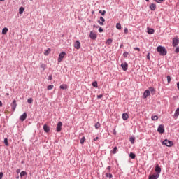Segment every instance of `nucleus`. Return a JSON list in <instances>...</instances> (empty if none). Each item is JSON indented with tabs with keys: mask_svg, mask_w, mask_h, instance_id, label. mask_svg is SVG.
<instances>
[{
	"mask_svg": "<svg viewBox=\"0 0 179 179\" xmlns=\"http://www.w3.org/2000/svg\"><path fill=\"white\" fill-rule=\"evenodd\" d=\"M59 87L62 90H66V89H68V85L66 84H62L59 86Z\"/></svg>",
	"mask_w": 179,
	"mask_h": 179,
	"instance_id": "f3484780",
	"label": "nucleus"
},
{
	"mask_svg": "<svg viewBox=\"0 0 179 179\" xmlns=\"http://www.w3.org/2000/svg\"><path fill=\"white\" fill-rule=\"evenodd\" d=\"M3 1H5V0H0V2H3Z\"/></svg>",
	"mask_w": 179,
	"mask_h": 179,
	"instance_id": "052dcab7",
	"label": "nucleus"
},
{
	"mask_svg": "<svg viewBox=\"0 0 179 179\" xmlns=\"http://www.w3.org/2000/svg\"><path fill=\"white\" fill-rule=\"evenodd\" d=\"M99 33H103V28L100 27L99 29Z\"/></svg>",
	"mask_w": 179,
	"mask_h": 179,
	"instance_id": "8fccbe9b",
	"label": "nucleus"
},
{
	"mask_svg": "<svg viewBox=\"0 0 179 179\" xmlns=\"http://www.w3.org/2000/svg\"><path fill=\"white\" fill-rule=\"evenodd\" d=\"M175 52H176V54H178L179 52V47L176 48Z\"/></svg>",
	"mask_w": 179,
	"mask_h": 179,
	"instance_id": "49530a36",
	"label": "nucleus"
},
{
	"mask_svg": "<svg viewBox=\"0 0 179 179\" xmlns=\"http://www.w3.org/2000/svg\"><path fill=\"white\" fill-rule=\"evenodd\" d=\"M99 13H103V11H101V10H99Z\"/></svg>",
	"mask_w": 179,
	"mask_h": 179,
	"instance_id": "bf43d9fd",
	"label": "nucleus"
},
{
	"mask_svg": "<svg viewBox=\"0 0 179 179\" xmlns=\"http://www.w3.org/2000/svg\"><path fill=\"white\" fill-rule=\"evenodd\" d=\"M106 170L108 171V173H110V171L111 170V166H108L106 168Z\"/></svg>",
	"mask_w": 179,
	"mask_h": 179,
	"instance_id": "37998d69",
	"label": "nucleus"
},
{
	"mask_svg": "<svg viewBox=\"0 0 179 179\" xmlns=\"http://www.w3.org/2000/svg\"><path fill=\"white\" fill-rule=\"evenodd\" d=\"M149 90H149L150 92H155V88L153 87H150Z\"/></svg>",
	"mask_w": 179,
	"mask_h": 179,
	"instance_id": "c03bdc74",
	"label": "nucleus"
},
{
	"mask_svg": "<svg viewBox=\"0 0 179 179\" xmlns=\"http://www.w3.org/2000/svg\"><path fill=\"white\" fill-rule=\"evenodd\" d=\"M157 131H158L159 134H164V125L160 124V125L158 127Z\"/></svg>",
	"mask_w": 179,
	"mask_h": 179,
	"instance_id": "423d86ee",
	"label": "nucleus"
},
{
	"mask_svg": "<svg viewBox=\"0 0 179 179\" xmlns=\"http://www.w3.org/2000/svg\"><path fill=\"white\" fill-rule=\"evenodd\" d=\"M147 59H150V53H148L147 55Z\"/></svg>",
	"mask_w": 179,
	"mask_h": 179,
	"instance_id": "3c124183",
	"label": "nucleus"
},
{
	"mask_svg": "<svg viewBox=\"0 0 179 179\" xmlns=\"http://www.w3.org/2000/svg\"><path fill=\"white\" fill-rule=\"evenodd\" d=\"M129 156H130L131 159H135V157H136L135 154H134L133 152H131L129 154Z\"/></svg>",
	"mask_w": 179,
	"mask_h": 179,
	"instance_id": "473e14b6",
	"label": "nucleus"
},
{
	"mask_svg": "<svg viewBox=\"0 0 179 179\" xmlns=\"http://www.w3.org/2000/svg\"><path fill=\"white\" fill-rule=\"evenodd\" d=\"M51 52V48H48L46 50H45L44 55L47 56L48 54Z\"/></svg>",
	"mask_w": 179,
	"mask_h": 179,
	"instance_id": "aec40b11",
	"label": "nucleus"
},
{
	"mask_svg": "<svg viewBox=\"0 0 179 179\" xmlns=\"http://www.w3.org/2000/svg\"><path fill=\"white\" fill-rule=\"evenodd\" d=\"M61 129H62V122H59L57 124L56 131L57 132H61Z\"/></svg>",
	"mask_w": 179,
	"mask_h": 179,
	"instance_id": "39448f33",
	"label": "nucleus"
},
{
	"mask_svg": "<svg viewBox=\"0 0 179 179\" xmlns=\"http://www.w3.org/2000/svg\"><path fill=\"white\" fill-rule=\"evenodd\" d=\"M0 107H2V101H0Z\"/></svg>",
	"mask_w": 179,
	"mask_h": 179,
	"instance_id": "13d9d810",
	"label": "nucleus"
},
{
	"mask_svg": "<svg viewBox=\"0 0 179 179\" xmlns=\"http://www.w3.org/2000/svg\"><path fill=\"white\" fill-rule=\"evenodd\" d=\"M27 103H29V104H31L33 103V98L28 99Z\"/></svg>",
	"mask_w": 179,
	"mask_h": 179,
	"instance_id": "72a5a7b5",
	"label": "nucleus"
},
{
	"mask_svg": "<svg viewBox=\"0 0 179 179\" xmlns=\"http://www.w3.org/2000/svg\"><path fill=\"white\" fill-rule=\"evenodd\" d=\"M151 118H152V121H157L159 120V116L154 115V116H152Z\"/></svg>",
	"mask_w": 179,
	"mask_h": 179,
	"instance_id": "b1692460",
	"label": "nucleus"
},
{
	"mask_svg": "<svg viewBox=\"0 0 179 179\" xmlns=\"http://www.w3.org/2000/svg\"><path fill=\"white\" fill-rule=\"evenodd\" d=\"M157 52H159L160 55H167V50L165 47L158 46L157 48Z\"/></svg>",
	"mask_w": 179,
	"mask_h": 179,
	"instance_id": "f257e3e1",
	"label": "nucleus"
},
{
	"mask_svg": "<svg viewBox=\"0 0 179 179\" xmlns=\"http://www.w3.org/2000/svg\"><path fill=\"white\" fill-rule=\"evenodd\" d=\"M162 145H164L165 146H167L168 148H171L174 145L172 141H169L167 139H165L162 143Z\"/></svg>",
	"mask_w": 179,
	"mask_h": 179,
	"instance_id": "f03ea898",
	"label": "nucleus"
},
{
	"mask_svg": "<svg viewBox=\"0 0 179 179\" xmlns=\"http://www.w3.org/2000/svg\"><path fill=\"white\" fill-rule=\"evenodd\" d=\"M17 173L19 174V173H20V169H17Z\"/></svg>",
	"mask_w": 179,
	"mask_h": 179,
	"instance_id": "4d7b16f0",
	"label": "nucleus"
},
{
	"mask_svg": "<svg viewBox=\"0 0 179 179\" xmlns=\"http://www.w3.org/2000/svg\"><path fill=\"white\" fill-rule=\"evenodd\" d=\"M41 68L43 69V70L45 69V64H42L41 65Z\"/></svg>",
	"mask_w": 179,
	"mask_h": 179,
	"instance_id": "79ce46f5",
	"label": "nucleus"
},
{
	"mask_svg": "<svg viewBox=\"0 0 179 179\" xmlns=\"http://www.w3.org/2000/svg\"><path fill=\"white\" fill-rule=\"evenodd\" d=\"M102 16H104L106 15V10H103V13H101Z\"/></svg>",
	"mask_w": 179,
	"mask_h": 179,
	"instance_id": "5fc2aeb1",
	"label": "nucleus"
},
{
	"mask_svg": "<svg viewBox=\"0 0 179 179\" xmlns=\"http://www.w3.org/2000/svg\"><path fill=\"white\" fill-rule=\"evenodd\" d=\"M30 1H33V0H30Z\"/></svg>",
	"mask_w": 179,
	"mask_h": 179,
	"instance_id": "774afa93",
	"label": "nucleus"
},
{
	"mask_svg": "<svg viewBox=\"0 0 179 179\" xmlns=\"http://www.w3.org/2000/svg\"><path fill=\"white\" fill-rule=\"evenodd\" d=\"M116 29H117V30H121L122 27H121V24L120 23H117L116 24Z\"/></svg>",
	"mask_w": 179,
	"mask_h": 179,
	"instance_id": "c85d7f7f",
	"label": "nucleus"
},
{
	"mask_svg": "<svg viewBox=\"0 0 179 179\" xmlns=\"http://www.w3.org/2000/svg\"><path fill=\"white\" fill-rule=\"evenodd\" d=\"M17 104H16V100H13V102L11 103V108L13 111H15L16 110Z\"/></svg>",
	"mask_w": 179,
	"mask_h": 179,
	"instance_id": "9d476101",
	"label": "nucleus"
},
{
	"mask_svg": "<svg viewBox=\"0 0 179 179\" xmlns=\"http://www.w3.org/2000/svg\"><path fill=\"white\" fill-rule=\"evenodd\" d=\"M134 50L137 51H141V49L139 48H134Z\"/></svg>",
	"mask_w": 179,
	"mask_h": 179,
	"instance_id": "603ef678",
	"label": "nucleus"
},
{
	"mask_svg": "<svg viewBox=\"0 0 179 179\" xmlns=\"http://www.w3.org/2000/svg\"><path fill=\"white\" fill-rule=\"evenodd\" d=\"M18 178H19V176L17 177V179H18Z\"/></svg>",
	"mask_w": 179,
	"mask_h": 179,
	"instance_id": "338daca9",
	"label": "nucleus"
},
{
	"mask_svg": "<svg viewBox=\"0 0 179 179\" xmlns=\"http://www.w3.org/2000/svg\"><path fill=\"white\" fill-rule=\"evenodd\" d=\"M146 1V2H149V0H145Z\"/></svg>",
	"mask_w": 179,
	"mask_h": 179,
	"instance_id": "e2e57ef3",
	"label": "nucleus"
},
{
	"mask_svg": "<svg viewBox=\"0 0 179 179\" xmlns=\"http://www.w3.org/2000/svg\"><path fill=\"white\" fill-rule=\"evenodd\" d=\"M74 48H76V50H79L80 48V42L79 41H76L74 43Z\"/></svg>",
	"mask_w": 179,
	"mask_h": 179,
	"instance_id": "f8f14e48",
	"label": "nucleus"
},
{
	"mask_svg": "<svg viewBox=\"0 0 179 179\" xmlns=\"http://www.w3.org/2000/svg\"><path fill=\"white\" fill-rule=\"evenodd\" d=\"M117 147H114L113 150L111 151V153H113V155H115V153H117Z\"/></svg>",
	"mask_w": 179,
	"mask_h": 179,
	"instance_id": "7c9ffc66",
	"label": "nucleus"
},
{
	"mask_svg": "<svg viewBox=\"0 0 179 179\" xmlns=\"http://www.w3.org/2000/svg\"><path fill=\"white\" fill-rule=\"evenodd\" d=\"M111 43H113V39H108L106 44H107L108 45H110Z\"/></svg>",
	"mask_w": 179,
	"mask_h": 179,
	"instance_id": "c756f323",
	"label": "nucleus"
},
{
	"mask_svg": "<svg viewBox=\"0 0 179 179\" xmlns=\"http://www.w3.org/2000/svg\"><path fill=\"white\" fill-rule=\"evenodd\" d=\"M24 12V8L23 7H20L19 8V13H20V15H23Z\"/></svg>",
	"mask_w": 179,
	"mask_h": 179,
	"instance_id": "4be33fe9",
	"label": "nucleus"
},
{
	"mask_svg": "<svg viewBox=\"0 0 179 179\" xmlns=\"http://www.w3.org/2000/svg\"><path fill=\"white\" fill-rule=\"evenodd\" d=\"M178 115H179V107L175 111V114H174L175 118H177V117H178Z\"/></svg>",
	"mask_w": 179,
	"mask_h": 179,
	"instance_id": "412c9836",
	"label": "nucleus"
},
{
	"mask_svg": "<svg viewBox=\"0 0 179 179\" xmlns=\"http://www.w3.org/2000/svg\"><path fill=\"white\" fill-rule=\"evenodd\" d=\"M104 22H106V19L103 17H100V20L98 21L100 26H104Z\"/></svg>",
	"mask_w": 179,
	"mask_h": 179,
	"instance_id": "ddd939ff",
	"label": "nucleus"
},
{
	"mask_svg": "<svg viewBox=\"0 0 179 179\" xmlns=\"http://www.w3.org/2000/svg\"><path fill=\"white\" fill-rule=\"evenodd\" d=\"M129 54V53H128L127 52H124L123 53V57H124V58H127V57H128Z\"/></svg>",
	"mask_w": 179,
	"mask_h": 179,
	"instance_id": "4c0bfd02",
	"label": "nucleus"
},
{
	"mask_svg": "<svg viewBox=\"0 0 179 179\" xmlns=\"http://www.w3.org/2000/svg\"><path fill=\"white\" fill-rule=\"evenodd\" d=\"M159 176L160 175H159V173H155V174L150 175L148 179H158Z\"/></svg>",
	"mask_w": 179,
	"mask_h": 179,
	"instance_id": "9b49d317",
	"label": "nucleus"
},
{
	"mask_svg": "<svg viewBox=\"0 0 179 179\" xmlns=\"http://www.w3.org/2000/svg\"><path fill=\"white\" fill-rule=\"evenodd\" d=\"M150 9H151L152 10H156V4L152 3V4L150 5Z\"/></svg>",
	"mask_w": 179,
	"mask_h": 179,
	"instance_id": "5701e85b",
	"label": "nucleus"
},
{
	"mask_svg": "<svg viewBox=\"0 0 179 179\" xmlns=\"http://www.w3.org/2000/svg\"><path fill=\"white\" fill-rule=\"evenodd\" d=\"M21 163H22V164H23L24 162L23 161H22V162H21Z\"/></svg>",
	"mask_w": 179,
	"mask_h": 179,
	"instance_id": "680f3d73",
	"label": "nucleus"
},
{
	"mask_svg": "<svg viewBox=\"0 0 179 179\" xmlns=\"http://www.w3.org/2000/svg\"><path fill=\"white\" fill-rule=\"evenodd\" d=\"M155 171L158 176H160V173H162V168L159 166V164H157L155 166Z\"/></svg>",
	"mask_w": 179,
	"mask_h": 179,
	"instance_id": "6e6552de",
	"label": "nucleus"
},
{
	"mask_svg": "<svg viewBox=\"0 0 179 179\" xmlns=\"http://www.w3.org/2000/svg\"><path fill=\"white\" fill-rule=\"evenodd\" d=\"M90 38L91 40H96L97 38V34H96V32L91 31L90 33Z\"/></svg>",
	"mask_w": 179,
	"mask_h": 179,
	"instance_id": "20e7f679",
	"label": "nucleus"
},
{
	"mask_svg": "<svg viewBox=\"0 0 179 179\" xmlns=\"http://www.w3.org/2000/svg\"><path fill=\"white\" fill-rule=\"evenodd\" d=\"M98 139H99V137H96V138L94 139V141H98Z\"/></svg>",
	"mask_w": 179,
	"mask_h": 179,
	"instance_id": "6e6d98bb",
	"label": "nucleus"
},
{
	"mask_svg": "<svg viewBox=\"0 0 179 179\" xmlns=\"http://www.w3.org/2000/svg\"><path fill=\"white\" fill-rule=\"evenodd\" d=\"M130 142L132 143V145H134L135 143V137H131Z\"/></svg>",
	"mask_w": 179,
	"mask_h": 179,
	"instance_id": "bb28decb",
	"label": "nucleus"
},
{
	"mask_svg": "<svg viewBox=\"0 0 179 179\" xmlns=\"http://www.w3.org/2000/svg\"><path fill=\"white\" fill-rule=\"evenodd\" d=\"M157 3H162L164 2V0H154Z\"/></svg>",
	"mask_w": 179,
	"mask_h": 179,
	"instance_id": "e433bc0d",
	"label": "nucleus"
},
{
	"mask_svg": "<svg viewBox=\"0 0 179 179\" xmlns=\"http://www.w3.org/2000/svg\"><path fill=\"white\" fill-rule=\"evenodd\" d=\"M173 47H177V45H178L179 44V40L178 38H175L173 39Z\"/></svg>",
	"mask_w": 179,
	"mask_h": 179,
	"instance_id": "1a4fd4ad",
	"label": "nucleus"
},
{
	"mask_svg": "<svg viewBox=\"0 0 179 179\" xmlns=\"http://www.w3.org/2000/svg\"><path fill=\"white\" fill-rule=\"evenodd\" d=\"M48 80H52V75H50V76H48Z\"/></svg>",
	"mask_w": 179,
	"mask_h": 179,
	"instance_id": "de8ad7c7",
	"label": "nucleus"
},
{
	"mask_svg": "<svg viewBox=\"0 0 179 179\" xmlns=\"http://www.w3.org/2000/svg\"><path fill=\"white\" fill-rule=\"evenodd\" d=\"M167 81L168 83H170V82H171V77H170V76H167Z\"/></svg>",
	"mask_w": 179,
	"mask_h": 179,
	"instance_id": "ea45409f",
	"label": "nucleus"
},
{
	"mask_svg": "<svg viewBox=\"0 0 179 179\" xmlns=\"http://www.w3.org/2000/svg\"><path fill=\"white\" fill-rule=\"evenodd\" d=\"M95 128L96 129H99V128H100V123L97 122L95 124Z\"/></svg>",
	"mask_w": 179,
	"mask_h": 179,
	"instance_id": "c9c22d12",
	"label": "nucleus"
},
{
	"mask_svg": "<svg viewBox=\"0 0 179 179\" xmlns=\"http://www.w3.org/2000/svg\"><path fill=\"white\" fill-rule=\"evenodd\" d=\"M24 176H27V173L24 171H22L21 173H20V177H24Z\"/></svg>",
	"mask_w": 179,
	"mask_h": 179,
	"instance_id": "a878e982",
	"label": "nucleus"
},
{
	"mask_svg": "<svg viewBox=\"0 0 179 179\" xmlns=\"http://www.w3.org/2000/svg\"><path fill=\"white\" fill-rule=\"evenodd\" d=\"M125 34H128V28H125L124 30Z\"/></svg>",
	"mask_w": 179,
	"mask_h": 179,
	"instance_id": "a18cd8bd",
	"label": "nucleus"
},
{
	"mask_svg": "<svg viewBox=\"0 0 179 179\" xmlns=\"http://www.w3.org/2000/svg\"><path fill=\"white\" fill-rule=\"evenodd\" d=\"M7 94V96H9V94Z\"/></svg>",
	"mask_w": 179,
	"mask_h": 179,
	"instance_id": "69168bd1",
	"label": "nucleus"
},
{
	"mask_svg": "<svg viewBox=\"0 0 179 179\" xmlns=\"http://www.w3.org/2000/svg\"><path fill=\"white\" fill-rule=\"evenodd\" d=\"M94 13V11H92V14Z\"/></svg>",
	"mask_w": 179,
	"mask_h": 179,
	"instance_id": "0e129e2a",
	"label": "nucleus"
},
{
	"mask_svg": "<svg viewBox=\"0 0 179 179\" xmlns=\"http://www.w3.org/2000/svg\"><path fill=\"white\" fill-rule=\"evenodd\" d=\"M47 89L48 90H52V89H54V85H48Z\"/></svg>",
	"mask_w": 179,
	"mask_h": 179,
	"instance_id": "2f4dec72",
	"label": "nucleus"
},
{
	"mask_svg": "<svg viewBox=\"0 0 179 179\" xmlns=\"http://www.w3.org/2000/svg\"><path fill=\"white\" fill-rule=\"evenodd\" d=\"M103 97V94H100L97 96V99H101Z\"/></svg>",
	"mask_w": 179,
	"mask_h": 179,
	"instance_id": "864d4df0",
	"label": "nucleus"
},
{
	"mask_svg": "<svg viewBox=\"0 0 179 179\" xmlns=\"http://www.w3.org/2000/svg\"><path fill=\"white\" fill-rule=\"evenodd\" d=\"M43 129L45 132H50V127H48L47 124L43 126Z\"/></svg>",
	"mask_w": 179,
	"mask_h": 179,
	"instance_id": "a211bd4d",
	"label": "nucleus"
},
{
	"mask_svg": "<svg viewBox=\"0 0 179 179\" xmlns=\"http://www.w3.org/2000/svg\"><path fill=\"white\" fill-rule=\"evenodd\" d=\"M106 177H107L108 178H113V174L106 173Z\"/></svg>",
	"mask_w": 179,
	"mask_h": 179,
	"instance_id": "cd10ccee",
	"label": "nucleus"
},
{
	"mask_svg": "<svg viewBox=\"0 0 179 179\" xmlns=\"http://www.w3.org/2000/svg\"><path fill=\"white\" fill-rule=\"evenodd\" d=\"M8 31H9V29L6 27H4L3 29H2V34H6L8 33Z\"/></svg>",
	"mask_w": 179,
	"mask_h": 179,
	"instance_id": "6ab92c4d",
	"label": "nucleus"
},
{
	"mask_svg": "<svg viewBox=\"0 0 179 179\" xmlns=\"http://www.w3.org/2000/svg\"><path fill=\"white\" fill-rule=\"evenodd\" d=\"M2 177H3V173L0 172V179H2Z\"/></svg>",
	"mask_w": 179,
	"mask_h": 179,
	"instance_id": "09e8293b",
	"label": "nucleus"
},
{
	"mask_svg": "<svg viewBox=\"0 0 179 179\" xmlns=\"http://www.w3.org/2000/svg\"><path fill=\"white\" fill-rule=\"evenodd\" d=\"M121 67L122 68L123 71H127L128 69V63L124 62L121 64Z\"/></svg>",
	"mask_w": 179,
	"mask_h": 179,
	"instance_id": "2eb2a0df",
	"label": "nucleus"
},
{
	"mask_svg": "<svg viewBox=\"0 0 179 179\" xmlns=\"http://www.w3.org/2000/svg\"><path fill=\"white\" fill-rule=\"evenodd\" d=\"M92 86H94V87H97V81L93 82Z\"/></svg>",
	"mask_w": 179,
	"mask_h": 179,
	"instance_id": "a19ab883",
	"label": "nucleus"
},
{
	"mask_svg": "<svg viewBox=\"0 0 179 179\" xmlns=\"http://www.w3.org/2000/svg\"><path fill=\"white\" fill-rule=\"evenodd\" d=\"M129 118V115H128V113L122 114V120H124V121H127V120H128Z\"/></svg>",
	"mask_w": 179,
	"mask_h": 179,
	"instance_id": "dca6fc26",
	"label": "nucleus"
},
{
	"mask_svg": "<svg viewBox=\"0 0 179 179\" xmlns=\"http://www.w3.org/2000/svg\"><path fill=\"white\" fill-rule=\"evenodd\" d=\"M4 143L6 146H9V143L8 142V138L4 139Z\"/></svg>",
	"mask_w": 179,
	"mask_h": 179,
	"instance_id": "f704fd0d",
	"label": "nucleus"
},
{
	"mask_svg": "<svg viewBox=\"0 0 179 179\" xmlns=\"http://www.w3.org/2000/svg\"><path fill=\"white\" fill-rule=\"evenodd\" d=\"M149 96H150V91L149 90H146L143 93V97L144 99H147Z\"/></svg>",
	"mask_w": 179,
	"mask_h": 179,
	"instance_id": "0eeeda50",
	"label": "nucleus"
},
{
	"mask_svg": "<svg viewBox=\"0 0 179 179\" xmlns=\"http://www.w3.org/2000/svg\"><path fill=\"white\" fill-rule=\"evenodd\" d=\"M80 143L81 145H83L85 143V137H83L81 139H80Z\"/></svg>",
	"mask_w": 179,
	"mask_h": 179,
	"instance_id": "58836bf2",
	"label": "nucleus"
},
{
	"mask_svg": "<svg viewBox=\"0 0 179 179\" xmlns=\"http://www.w3.org/2000/svg\"><path fill=\"white\" fill-rule=\"evenodd\" d=\"M66 55V53L65 52H62L59 55L58 57V62H62V59H64V57Z\"/></svg>",
	"mask_w": 179,
	"mask_h": 179,
	"instance_id": "7ed1b4c3",
	"label": "nucleus"
},
{
	"mask_svg": "<svg viewBox=\"0 0 179 179\" xmlns=\"http://www.w3.org/2000/svg\"><path fill=\"white\" fill-rule=\"evenodd\" d=\"M27 118V113H24L20 117V121H24Z\"/></svg>",
	"mask_w": 179,
	"mask_h": 179,
	"instance_id": "4468645a",
	"label": "nucleus"
},
{
	"mask_svg": "<svg viewBox=\"0 0 179 179\" xmlns=\"http://www.w3.org/2000/svg\"><path fill=\"white\" fill-rule=\"evenodd\" d=\"M148 34H153V33H155V29H148Z\"/></svg>",
	"mask_w": 179,
	"mask_h": 179,
	"instance_id": "393cba45",
	"label": "nucleus"
}]
</instances>
